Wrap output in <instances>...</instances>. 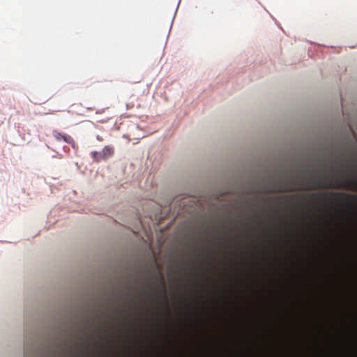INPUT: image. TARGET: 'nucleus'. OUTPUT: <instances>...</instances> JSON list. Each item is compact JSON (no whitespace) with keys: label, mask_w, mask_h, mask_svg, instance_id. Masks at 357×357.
Listing matches in <instances>:
<instances>
[{"label":"nucleus","mask_w":357,"mask_h":357,"mask_svg":"<svg viewBox=\"0 0 357 357\" xmlns=\"http://www.w3.org/2000/svg\"><path fill=\"white\" fill-rule=\"evenodd\" d=\"M102 154L104 160L112 157L114 153V148L109 146H106L102 150Z\"/></svg>","instance_id":"4"},{"label":"nucleus","mask_w":357,"mask_h":357,"mask_svg":"<svg viewBox=\"0 0 357 357\" xmlns=\"http://www.w3.org/2000/svg\"><path fill=\"white\" fill-rule=\"evenodd\" d=\"M296 188H289L288 186H284L282 188H280L279 190H278V192H288V191H292L296 190Z\"/></svg>","instance_id":"7"},{"label":"nucleus","mask_w":357,"mask_h":357,"mask_svg":"<svg viewBox=\"0 0 357 357\" xmlns=\"http://www.w3.org/2000/svg\"><path fill=\"white\" fill-rule=\"evenodd\" d=\"M308 183H310L309 186H305L303 189H318V188H333V187H347L351 189L357 190V178H350L347 181L344 179H339L335 182V185H333V183H325L323 181H318L315 178H311L307 180Z\"/></svg>","instance_id":"1"},{"label":"nucleus","mask_w":357,"mask_h":357,"mask_svg":"<svg viewBox=\"0 0 357 357\" xmlns=\"http://www.w3.org/2000/svg\"><path fill=\"white\" fill-rule=\"evenodd\" d=\"M311 197H318V195H312Z\"/></svg>","instance_id":"8"},{"label":"nucleus","mask_w":357,"mask_h":357,"mask_svg":"<svg viewBox=\"0 0 357 357\" xmlns=\"http://www.w3.org/2000/svg\"><path fill=\"white\" fill-rule=\"evenodd\" d=\"M52 135H53L54 137L57 141L63 140L64 142H66L68 144L71 145L73 149H77V146L75 144L74 139L70 135H66V134L61 133V132H58L57 130H53Z\"/></svg>","instance_id":"2"},{"label":"nucleus","mask_w":357,"mask_h":357,"mask_svg":"<svg viewBox=\"0 0 357 357\" xmlns=\"http://www.w3.org/2000/svg\"><path fill=\"white\" fill-rule=\"evenodd\" d=\"M332 195L337 199L340 200V198L341 197H345L350 201L352 200H357V196L356 195H346L342 193H332Z\"/></svg>","instance_id":"5"},{"label":"nucleus","mask_w":357,"mask_h":357,"mask_svg":"<svg viewBox=\"0 0 357 357\" xmlns=\"http://www.w3.org/2000/svg\"><path fill=\"white\" fill-rule=\"evenodd\" d=\"M158 278L162 284V291L158 294V296L160 298H162V300L164 301V302L165 303H167V296L166 295V291H165V287H164V278H163V275L160 273H158Z\"/></svg>","instance_id":"3"},{"label":"nucleus","mask_w":357,"mask_h":357,"mask_svg":"<svg viewBox=\"0 0 357 357\" xmlns=\"http://www.w3.org/2000/svg\"><path fill=\"white\" fill-rule=\"evenodd\" d=\"M91 154H92L93 159L96 162H99L101 160H104L103 157H102V152L93 151L91 153Z\"/></svg>","instance_id":"6"}]
</instances>
